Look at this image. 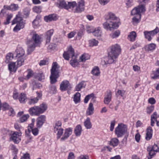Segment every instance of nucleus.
<instances>
[{
	"mask_svg": "<svg viewBox=\"0 0 159 159\" xmlns=\"http://www.w3.org/2000/svg\"><path fill=\"white\" fill-rule=\"evenodd\" d=\"M110 49L107 60L108 64H112L115 62L121 51L120 47L117 44L112 45Z\"/></svg>",
	"mask_w": 159,
	"mask_h": 159,
	"instance_id": "f257e3e1",
	"label": "nucleus"
},
{
	"mask_svg": "<svg viewBox=\"0 0 159 159\" xmlns=\"http://www.w3.org/2000/svg\"><path fill=\"white\" fill-rule=\"evenodd\" d=\"M115 133L119 138L121 137L124 135H125L123 141L125 142H126L129 135L127 125L122 123L118 124V126L115 129Z\"/></svg>",
	"mask_w": 159,
	"mask_h": 159,
	"instance_id": "f03ea898",
	"label": "nucleus"
},
{
	"mask_svg": "<svg viewBox=\"0 0 159 159\" xmlns=\"http://www.w3.org/2000/svg\"><path fill=\"white\" fill-rule=\"evenodd\" d=\"M70 10L74 13H80L84 10V2L80 0L76 3L75 1L71 2L70 3Z\"/></svg>",
	"mask_w": 159,
	"mask_h": 159,
	"instance_id": "7ed1b4c3",
	"label": "nucleus"
},
{
	"mask_svg": "<svg viewBox=\"0 0 159 159\" xmlns=\"http://www.w3.org/2000/svg\"><path fill=\"white\" fill-rule=\"evenodd\" d=\"M32 39L33 40H29L27 42L28 45V52L29 54L34 50L36 46H39L41 43L40 38L37 34L33 35Z\"/></svg>",
	"mask_w": 159,
	"mask_h": 159,
	"instance_id": "20e7f679",
	"label": "nucleus"
},
{
	"mask_svg": "<svg viewBox=\"0 0 159 159\" xmlns=\"http://www.w3.org/2000/svg\"><path fill=\"white\" fill-rule=\"evenodd\" d=\"M47 108V105L43 103L39 106H35L31 107L29 109V112L31 115L39 116L45 112Z\"/></svg>",
	"mask_w": 159,
	"mask_h": 159,
	"instance_id": "39448f33",
	"label": "nucleus"
},
{
	"mask_svg": "<svg viewBox=\"0 0 159 159\" xmlns=\"http://www.w3.org/2000/svg\"><path fill=\"white\" fill-rule=\"evenodd\" d=\"M148 0H138L140 5L138 7L135 8L131 11V14L132 15H136L139 18H141L140 13L144 12L145 11L144 6L146 2Z\"/></svg>",
	"mask_w": 159,
	"mask_h": 159,
	"instance_id": "423d86ee",
	"label": "nucleus"
},
{
	"mask_svg": "<svg viewBox=\"0 0 159 159\" xmlns=\"http://www.w3.org/2000/svg\"><path fill=\"white\" fill-rule=\"evenodd\" d=\"M16 23L17 24L13 29L14 32H17L24 27L25 23L23 22V19L20 16V12H18L16 17L12 21V25Z\"/></svg>",
	"mask_w": 159,
	"mask_h": 159,
	"instance_id": "0eeeda50",
	"label": "nucleus"
},
{
	"mask_svg": "<svg viewBox=\"0 0 159 159\" xmlns=\"http://www.w3.org/2000/svg\"><path fill=\"white\" fill-rule=\"evenodd\" d=\"M58 66V64L56 62H54L52 64L50 76V82L51 84H53L56 82L57 79L59 77Z\"/></svg>",
	"mask_w": 159,
	"mask_h": 159,
	"instance_id": "6e6552de",
	"label": "nucleus"
},
{
	"mask_svg": "<svg viewBox=\"0 0 159 159\" xmlns=\"http://www.w3.org/2000/svg\"><path fill=\"white\" fill-rule=\"evenodd\" d=\"M120 24V23L119 21L114 22L107 20V21L103 23V25L105 29L111 30L112 29L117 28Z\"/></svg>",
	"mask_w": 159,
	"mask_h": 159,
	"instance_id": "1a4fd4ad",
	"label": "nucleus"
},
{
	"mask_svg": "<svg viewBox=\"0 0 159 159\" xmlns=\"http://www.w3.org/2000/svg\"><path fill=\"white\" fill-rule=\"evenodd\" d=\"M22 133L21 132H15L11 135L10 140L12 141L15 143H19L21 141L20 137Z\"/></svg>",
	"mask_w": 159,
	"mask_h": 159,
	"instance_id": "9d476101",
	"label": "nucleus"
},
{
	"mask_svg": "<svg viewBox=\"0 0 159 159\" xmlns=\"http://www.w3.org/2000/svg\"><path fill=\"white\" fill-rule=\"evenodd\" d=\"M54 1L57 6L60 8H64L66 9L70 10V2H68L67 4L64 0H53Z\"/></svg>",
	"mask_w": 159,
	"mask_h": 159,
	"instance_id": "9b49d317",
	"label": "nucleus"
},
{
	"mask_svg": "<svg viewBox=\"0 0 159 159\" xmlns=\"http://www.w3.org/2000/svg\"><path fill=\"white\" fill-rule=\"evenodd\" d=\"M25 52L24 50L21 47H18L16 49L14 55L17 58H24Z\"/></svg>",
	"mask_w": 159,
	"mask_h": 159,
	"instance_id": "f8f14e48",
	"label": "nucleus"
},
{
	"mask_svg": "<svg viewBox=\"0 0 159 159\" xmlns=\"http://www.w3.org/2000/svg\"><path fill=\"white\" fill-rule=\"evenodd\" d=\"M71 88L69 81L67 80L63 81L60 85V89L62 91L70 90Z\"/></svg>",
	"mask_w": 159,
	"mask_h": 159,
	"instance_id": "ddd939ff",
	"label": "nucleus"
},
{
	"mask_svg": "<svg viewBox=\"0 0 159 159\" xmlns=\"http://www.w3.org/2000/svg\"><path fill=\"white\" fill-rule=\"evenodd\" d=\"M72 128H69L65 129L63 136L61 139V141H63L67 139L72 134Z\"/></svg>",
	"mask_w": 159,
	"mask_h": 159,
	"instance_id": "4468645a",
	"label": "nucleus"
},
{
	"mask_svg": "<svg viewBox=\"0 0 159 159\" xmlns=\"http://www.w3.org/2000/svg\"><path fill=\"white\" fill-rule=\"evenodd\" d=\"M45 116L42 115L36 119V125L38 128H40L46 121Z\"/></svg>",
	"mask_w": 159,
	"mask_h": 159,
	"instance_id": "2eb2a0df",
	"label": "nucleus"
},
{
	"mask_svg": "<svg viewBox=\"0 0 159 159\" xmlns=\"http://www.w3.org/2000/svg\"><path fill=\"white\" fill-rule=\"evenodd\" d=\"M112 92L109 90L107 91L104 99V102L105 104H108L111 101Z\"/></svg>",
	"mask_w": 159,
	"mask_h": 159,
	"instance_id": "dca6fc26",
	"label": "nucleus"
},
{
	"mask_svg": "<svg viewBox=\"0 0 159 159\" xmlns=\"http://www.w3.org/2000/svg\"><path fill=\"white\" fill-rule=\"evenodd\" d=\"M87 31L88 33H92L94 35L98 37H100L102 35V31L99 27L95 29L94 30L92 31L88 30Z\"/></svg>",
	"mask_w": 159,
	"mask_h": 159,
	"instance_id": "f3484780",
	"label": "nucleus"
},
{
	"mask_svg": "<svg viewBox=\"0 0 159 159\" xmlns=\"http://www.w3.org/2000/svg\"><path fill=\"white\" fill-rule=\"evenodd\" d=\"M4 7L5 9L7 10L15 11L18 10L19 7L18 4L13 3L10 6L4 5Z\"/></svg>",
	"mask_w": 159,
	"mask_h": 159,
	"instance_id": "a211bd4d",
	"label": "nucleus"
},
{
	"mask_svg": "<svg viewBox=\"0 0 159 159\" xmlns=\"http://www.w3.org/2000/svg\"><path fill=\"white\" fill-rule=\"evenodd\" d=\"M153 130L150 126L148 127L146 129L145 139L147 140H150L152 138Z\"/></svg>",
	"mask_w": 159,
	"mask_h": 159,
	"instance_id": "6ab92c4d",
	"label": "nucleus"
},
{
	"mask_svg": "<svg viewBox=\"0 0 159 159\" xmlns=\"http://www.w3.org/2000/svg\"><path fill=\"white\" fill-rule=\"evenodd\" d=\"M57 19L56 15L54 14H50L44 17V20L47 22H49L52 20H56Z\"/></svg>",
	"mask_w": 159,
	"mask_h": 159,
	"instance_id": "aec40b11",
	"label": "nucleus"
},
{
	"mask_svg": "<svg viewBox=\"0 0 159 159\" xmlns=\"http://www.w3.org/2000/svg\"><path fill=\"white\" fill-rule=\"evenodd\" d=\"M54 32L53 29H51L48 31L46 33L45 38L46 43H49L51 40V37L52 35Z\"/></svg>",
	"mask_w": 159,
	"mask_h": 159,
	"instance_id": "412c9836",
	"label": "nucleus"
},
{
	"mask_svg": "<svg viewBox=\"0 0 159 159\" xmlns=\"http://www.w3.org/2000/svg\"><path fill=\"white\" fill-rule=\"evenodd\" d=\"M94 108L92 102L90 103L86 111V114L88 116L92 115L94 113Z\"/></svg>",
	"mask_w": 159,
	"mask_h": 159,
	"instance_id": "4be33fe9",
	"label": "nucleus"
},
{
	"mask_svg": "<svg viewBox=\"0 0 159 159\" xmlns=\"http://www.w3.org/2000/svg\"><path fill=\"white\" fill-rule=\"evenodd\" d=\"M137 37L135 31L131 32L128 35V39L131 42H134Z\"/></svg>",
	"mask_w": 159,
	"mask_h": 159,
	"instance_id": "5701e85b",
	"label": "nucleus"
},
{
	"mask_svg": "<svg viewBox=\"0 0 159 159\" xmlns=\"http://www.w3.org/2000/svg\"><path fill=\"white\" fill-rule=\"evenodd\" d=\"M17 67L16 66V63L11 62L8 64V69L11 72H16L17 70Z\"/></svg>",
	"mask_w": 159,
	"mask_h": 159,
	"instance_id": "b1692460",
	"label": "nucleus"
},
{
	"mask_svg": "<svg viewBox=\"0 0 159 159\" xmlns=\"http://www.w3.org/2000/svg\"><path fill=\"white\" fill-rule=\"evenodd\" d=\"M18 99L20 103H25L27 100V98L25 94L24 93H21L19 95Z\"/></svg>",
	"mask_w": 159,
	"mask_h": 159,
	"instance_id": "393cba45",
	"label": "nucleus"
},
{
	"mask_svg": "<svg viewBox=\"0 0 159 159\" xmlns=\"http://www.w3.org/2000/svg\"><path fill=\"white\" fill-rule=\"evenodd\" d=\"M82 131V128L80 125H77L75 128L74 130V133L75 135L77 136H80L81 134Z\"/></svg>",
	"mask_w": 159,
	"mask_h": 159,
	"instance_id": "a878e982",
	"label": "nucleus"
},
{
	"mask_svg": "<svg viewBox=\"0 0 159 159\" xmlns=\"http://www.w3.org/2000/svg\"><path fill=\"white\" fill-rule=\"evenodd\" d=\"M119 143V141L118 139L116 138H113L109 142V144L114 147L118 145Z\"/></svg>",
	"mask_w": 159,
	"mask_h": 159,
	"instance_id": "bb28decb",
	"label": "nucleus"
},
{
	"mask_svg": "<svg viewBox=\"0 0 159 159\" xmlns=\"http://www.w3.org/2000/svg\"><path fill=\"white\" fill-rule=\"evenodd\" d=\"M84 125L87 129H90L92 127V124L90 121V119L88 117L84 122Z\"/></svg>",
	"mask_w": 159,
	"mask_h": 159,
	"instance_id": "cd10ccee",
	"label": "nucleus"
},
{
	"mask_svg": "<svg viewBox=\"0 0 159 159\" xmlns=\"http://www.w3.org/2000/svg\"><path fill=\"white\" fill-rule=\"evenodd\" d=\"M80 100V94L78 92L76 93L74 95V101L75 103L79 102Z\"/></svg>",
	"mask_w": 159,
	"mask_h": 159,
	"instance_id": "c85d7f7f",
	"label": "nucleus"
},
{
	"mask_svg": "<svg viewBox=\"0 0 159 159\" xmlns=\"http://www.w3.org/2000/svg\"><path fill=\"white\" fill-rule=\"evenodd\" d=\"M156 45L154 43H151L146 46L145 49L147 51H151L155 49Z\"/></svg>",
	"mask_w": 159,
	"mask_h": 159,
	"instance_id": "c756f323",
	"label": "nucleus"
},
{
	"mask_svg": "<svg viewBox=\"0 0 159 159\" xmlns=\"http://www.w3.org/2000/svg\"><path fill=\"white\" fill-rule=\"evenodd\" d=\"M108 17L107 20L110 21V20H117V17H116L114 14L111 12H109L108 13Z\"/></svg>",
	"mask_w": 159,
	"mask_h": 159,
	"instance_id": "7c9ffc66",
	"label": "nucleus"
},
{
	"mask_svg": "<svg viewBox=\"0 0 159 159\" xmlns=\"http://www.w3.org/2000/svg\"><path fill=\"white\" fill-rule=\"evenodd\" d=\"M85 85L86 84H85L84 81L81 82L76 86L75 87L76 91H80L82 88H84Z\"/></svg>",
	"mask_w": 159,
	"mask_h": 159,
	"instance_id": "2f4dec72",
	"label": "nucleus"
},
{
	"mask_svg": "<svg viewBox=\"0 0 159 159\" xmlns=\"http://www.w3.org/2000/svg\"><path fill=\"white\" fill-rule=\"evenodd\" d=\"M54 131L55 132H57V139H59L61 136L63 134V129L61 128H60V129H55L54 130Z\"/></svg>",
	"mask_w": 159,
	"mask_h": 159,
	"instance_id": "473e14b6",
	"label": "nucleus"
},
{
	"mask_svg": "<svg viewBox=\"0 0 159 159\" xmlns=\"http://www.w3.org/2000/svg\"><path fill=\"white\" fill-rule=\"evenodd\" d=\"M17 66L19 67L22 65L24 62L25 58H17Z\"/></svg>",
	"mask_w": 159,
	"mask_h": 159,
	"instance_id": "72a5a7b5",
	"label": "nucleus"
},
{
	"mask_svg": "<svg viewBox=\"0 0 159 159\" xmlns=\"http://www.w3.org/2000/svg\"><path fill=\"white\" fill-rule=\"evenodd\" d=\"M147 150L149 152V154L150 156L148 157V159H151L152 157L155 154V152H156L150 148V147H148Z\"/></svg>",
	"mask_w": 159,
	"mask_h": 159,
	"instance_id": "f704fd0d",
	"label": "nucleus"
},
{
	"mask_svg": "<svg viewBox=\"0 0 159 159\" xmlns=\"http://www.w3.org/2000/svg\"><path fill=\"white\" fill-rule=\"evenodd\" d=\"M153 75L151 76V78L153 79H156L159 78V68H158L156 71H153Z\"/></svg>",
	"mask_w": 159,
	"mask_h": 159,
	"instance_id": "c9c22d12",
	"label": "nucleus"
},
{
	"mask_svg": "<svg viewBox=\"0 0 159 159\" xmlns=\"http://www.w3.org/2000/svg\"><path fill=\"white\" fill-rule=\"evenodd\" d=\"M66 52H68L69 55L72 58L74 56V50L71 46H70L68 48V50Z\"/></svg>",
	"mask_w": 159,
	"mask_h": 159,
	"instance_id": "e433bc0d",
	"label": "nucleus"
},
{
	"mask_svg": "<svg viewBox=\"0 0 159 159\" xmlns=\"http://www.w3.org/2000/svg\"><path fill=\"white\" fill-rule=\"evenodd\" d=\"M42 7L41 6H38L34 7L33 8V11L37 13H40L41 12Z\"/></svg>",
	"mask_w": 159,
	"mask_h": 159,
	"instance_id": "4c0bfd02",
	"label": "nucleus"
},
{
	"mask_svg": "<svg viewBox=\"0 0 159 159\" xmlns=\"http://www.w3.org/2000/svg\"><path fill=\"white\" fill-rule=\"evenodd\" d=\"M90 58L89 55L87 54H84L80 57V60L82 61H85Z\"/></svg>",
	"mask_w": 159,
	"mask_h": 159,
	"instance_id": "58836bf2",
	"label": "nucleus"
},
{
	"mask_svg": "<svg viewBox=\"0 0 159 159\" xmlns=\"http://www.w3.org/2000/svg\"><path fill=\"white\" fill-rule=\"evenodd\" d=\"M92 73L94 75L98 76L100 73L98 68V67H95L92 70Z\"/></svg>",
	"mask_w": 159,
	"mask_h": 159,
	"instance_id": "ea45409f",
	"label": "nucleus"
},
{
	"mask_svg": "<svg viewBox=\"0 0 159 159\" xmlns=\"http://www.w3.org/2000/svg\"><path fill=\"white\" fill-rule=\"evenodd\" d=\"M144 35L145 36V38L147 39L148 41H150L152 39L151 34L150 31H145L144 32Z\"/></svg>",
	"mask_w": 159,
	"mask_h": 159,
	"instance_id": "a19ab883",
	"label": "nucleus"
},
{
	"mask_svg": "<svg viewBox=\"0 0 159 159\" xmlns=\"http://www.w3.org/2000/svg\"><path fill=\"white\" fill-rule=\"evenodd\" d=\"M89 45L90 47L97 46L98 43V41L95 39H92L89 41Z\"/></svg>",
	"mask_w": 159,
	"mask_h": 159,
	"instance_id": "79ce46f5",
	"label": "nucleus"
},
{
	"mask_svg": "<svg viewBox=\"0 0 159 159\" xmlns=\"http://www.w3.org/2000/svg\"><path fill=\"white\" fill-rule=\"evenodd\" d=\"M39 98H30L29 99L28 103L30 105L34 104L37 102Z\"/></svg>",
	"mask_w": 159,
	"mask_h": 159,
	"instance_id": "37998d69",
	"label": "nucleus"
},
{
	"mask_svg": "<svg viewBox=\"0 0 159 159\" xmlns=\"http://www.w3.org/2000/svg\"><path fill=\"white\" fill-rule=\"evenodd\" d=\"M154 106L153 105H151L148 106L146 108V112L148 114H150L154 110Z\"/></svg>",
	"mask_w": 159,
	"mask_h": 159,
	"instance_id": "c03bdc74",
	"label": "nucleus"
},
{
	"mask_svg": "<svg viewBox=\"0 0 159 159\" xmlns=\"http://www.w3.org/2000/svg\"><path fill=\"white\" fill-rule=\"evenodd\" d=\"M13 57V54L11 53H8L6 57V62H8L9 61L11 60Z\"/></svg>",
	"mask_w": 159,
	"mask_h": 159,
	"instance_id": "a18cd8bd",
	"label": "nucleus"
},
{
	"mask_svg": "<svg viewBox=\"0 0 159 159\" xmlns=\"http://www.w3.org/2000/svg\"><path fill=\"white\" fill-rule=\"evenodd\" d=\"M29 117V115L27 114L23 116L20 118V122H23L25 121Z\"/></svg>",
	"mask_w": 159,
	"mask_h": 159,
	"instance_id": "49530a36",
	"label": "nucleus"
},
{
	"mask_svg": "<svg viewBox=\"0 0 159 159\" xmlns=\"http://www.w3.org/2000/svg\"><path fill=\"white\" fill-rule=\"evenodd\" d=\"M125 93V91L124 90H119L117 91L116 95L117 96H120L121 97H124Z\"/></svg>",
	"mask_w": 159,
	"mask_h": 159,
	"instance_id": "de8ad7c7",
	"label": "nucleus"
},
{
	"mask_svg": "<svg viewBox=\"0 0 159 159\" xmlns=\"http://www.w3.org/2000/svg\"><path fill=\"white\" fill-rule=\"evenodd\" d=\"M61 123L60 121H57L56 122L55 125L54 127V130L57 129H58L61 128Z\"/></svg>",
	"mask_w": 159,
	"mask_h": 159,
	"instance_id": "09e8293b",
	"label": "nucleus"
},
{
	"mask_svg": "<svg viewBox=\"0 0 159 159\" xmlns=\"http://www.w3.org/2000/svg\"><path fill=\"white\" fill-rule=\"evenodd\" d=\"M70 64L72 66L74 67L76 66L78 64V62L77 59H75L74 60H71L70 61Z\"/></svg>",
	"mask_w": 159,
	"mask_h": 159,
	"instance_id": "8fccbe9b",
	"label": "nucleus"
},
{
	"mask_svg": "<svg viewBox=\"0 0 159 159\" xmlns=\"http://www.w3.org/2000/svg\"><path fill=\"white\" fill-rule=\"evenodd\" d=\"M120 32L119 30H117L112 34L111 35V38L114 39L120 35Z\"/></svg>",
	"mask_w": 159,
	"mask_h": 159,
	"instance_id": "3c124183",
	"label": "nucleus"
},
{
	"mask_svg": "<svg viewBox=\"0 0 159 159\" xmlns=\"http://www.w3.org/2000/svg\"><path fill=\"white\" fill-rule=\"evenodd\" d=\"M31 131H32L31 130L28 129L25 131V134L26 137H28L30 140L32 139V137L31 135Z\"/></svg>",
	"mask_w": 159,
	"mask_h": 159,
	"instance_id": "603ef678",
	"label": "nucleus"
},
{
	"mask_svg": "<svg viewBox=\"0 0 159 159\" xmlns=\"http://www.w3.org/2000/svg\"><path fill=\"white\" fill-rule=\"evenodd\" d=\"M140 46V44L139 43L136 41L134 44V45H133L130 48V50H131L133 49H136L138 47H139Z\"/></svg>",
	"mask_w": 159,
	"mask_h": 159,
	"instance_id": "864d4df0",
	"label": "nucleus"
},
{
	"mask_svg": "<svg viewBox=\"0 0 159 159\" xmlns=\"http://www.w3.org/2000/svg\"><path fill=\"white\" fill-rule=\"evenodd\" d=\"M137 16H134L132 19V22L134 24H136L139 22V19Z\"/></svg>",
	"mask_w": 159,
	"mask_h": 159,
	"instance_id": "5fc2aeb1",
	"label": "nucleus"
},
{
	"mask_svg": "<svg viewBox=\"0 0 159 159\" xmlns=\"http://www.w3.org/2000/svg\"><path fill=\"white\" fill-rule=\"evenodd\" d=\"M159 32V29L158 27H156L153 30L150 31V32L152 36L157 34Z\"/></svg>",
	"mask_w": 159,
	"mask_h": 159,
	"instance_id": "6e6d98bb",
	"label": "nucleus"
},
{
	"mask_svg": "<svg viewBox=\"0 0 159 159\" xmlns=\"http://www.w3.org/2000/svg\"><path fill=\"white\" fill-rule=\"evenodd\" d=\"M152 150L155 151L156 152H159V148L156 144H154L152 147L149 146Z\"/></svg>",
	"mask_w": 159,
	"mask_h": 159,
	"instance_id": "4d7b16f0",
	"label": "nucleus"
},
{
	"mask_svg": "<svg viewBox=\"0 0 159 159\" xmlns=\"http://www.w3.org/2000/svg\"><path fill=\"white\" fill-rule=\"evenodd\" d=\"M37 77L40 81H42L44 79V76L43 73H39L38 74Z\"/></svg>",
	"mask_w": 159,
	"mask_h": 159,
	"instance_id": "13d9d810",
	"label": "nucleus"
},
{
	"mask_svg": "<svg viewBox=\"0 0 159 159\" xmlns=\"http://www.w3.org/2000/svg\"><path fill=\"white\" fill-rule=\"evenodd\" d=\"M12 17V16L11 14L8 15L7 17L6 21L4 22V24L5 25L9 24L10 23V21Z\"/></svg>",
	"mask_w": 159,
	"mask_h": 159,
	"instance_id": "bf43d9fd",
	"label": "nucleus"
},
{
	"mask_svg": "<svg viewBox=\"0 0 159 159\" xmlns=\"http://www.w3.org/2000/svg\"><path fill=\"white\" fill-rule=\"evenodd\" d=\"M148 103L152 105L155 103L156 101L153 98H151L148 99Z\"/></svg>",
	"mask_w": 159,
	"mask_h": 159,
	"instance_id": "052dcab7",
	"label": "nucleus"
},
{
	"mask_svg": "<svg viewBox=\"0 0 159 159\" xmlns=\"http://www.w3.org/2000/svg\"><path fill=\"white\" fill-rule=\"evenodd\" d=\"M93 96V94H91L86 96L84 99V102L86 103H87L90 98L91 97H92Z\"/></svg>",
	"mask_w": 159,
	"mask_h": 159,
	"instance_id": "680f3d73",
	"label": "nucleus"
},
{
	"mask_svg": "<svg viewBox=\"0 0 159 159\" xmlns=\"http://www.w3.org/2000/svg\"><path fill=\"white\" fill-rule=\"evenodd\" d=\"M34 136L37 135L39 134V129L37 128H35L31 130Z\"/></svg>",
	"mask_w": 159,
	"mask_h": 159,
	"instance_id": "e2e57ef3",
	"label": "nucleus"
},
{
	"mask_svg": "<svg viewBox=\"0 0 159 159\" xmlns=\"http://www.w3.org/2000/svg\"><path fill=\"white\" fill-rule=\"evenodd\" d=\"M9 110V111L8 113L9 115L10 116H14L15 115V112L13 109L10 108Z\"/></svg>",
	"mask_w": 159,
	"mask_h": 159,
	"instance_id": "0e129e2a",
	"label": "nucleus"
},
{
	"mask_svg": "<svg viewBox=\"0 0 159 159\" xmlns=\"http://www.w3.org/2000/svg\"><path fill=\"white\" fill-rule=\"evenodd\" d=\"M70 56L69 54L66 52H64L63 54V57L64 59L67 60H69V57Z\"/></svg>",
	"mask_w": 159,
	"mask_h": 159,
	"instance_id": "69168bd1",
	"label": "nucleus"
},
{
	"mask_svg": "<svg viewBox=\"0 0 159 159\" xmlns=\"http://www.w3.org/2000/svg\"><path fill=\"white\" fill-rule=\"evenodd\" d=\"M32 24L34 28H35L37 27L39 25V21L36 19H35L33 22Z\"/></svg>",
	"mask_w": 159,
	"mask_h": 159,
	"instance_id": "338daca9",
	"label": "nucleus"
},
{
	"mask_svg": "<svg viewBox=\"0 0 159 159\" xmlns=\"http://www.w3.org/2000/svg\"><path fill=\"white\" fill-rule=\"evenodd\" d=\"M75 156L73 152H70L68 155L67 159H75Z\"/></svg>",
	"mask_w": 159,
	"mask_h": 159,
	"instance_id": "774afa93",
	"label": "nucleus"
}]
</instances>
